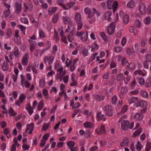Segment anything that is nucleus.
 <instances>
[{
    "instance_id": "nucleus-1",
    "label": "nucleus",
    "mask_w": 151,
    "mask_h": 151,
    "mask_svg": "<svg viewBox=\"0 0 151 151\" xmlns=\"http://www.w3.org/2000/svg\"><path fill=\"white\" fill-rule=\"evenodd\" d=\"M106 4L108 9H113L114 12H116L119 4L117 1L114 0H107Z\"/></svg>"
},
{
    "instance_id": "nucleus-2",
    "label": "nucleus",
    "mask_w": 151,
    "mask_h": 151,
    "mask_svg": "<svg viewBox=\"0 0 151 151\" xmlns=\"http://www.w3.org/2000/svg\"><path fill=\"white\" fill-rule=\"evenodd\" d=\"M129 122L128 121H124L121 123V129L123 131H126L129 128L130 129H132L134 126V122H132L129 126Z\"/></svg>"
},
{
    "instance_id": "nucleus-3",
    "label": "nucleus",
    "mask_w": 151,
    "mask_h": 151,
    "mask_svg": "<svg viewBox=\"0 0 151 151\" xmlns=\"http://www.w3.org/2000/svg\"><path fill=\"white\" fill-rule=\"evenodd\" d=\"M76 35L78 37H81V40L83 42L86 41L88 38V33L86 31L83 32H77L76 33Z\"/></svg>"
},
{
    "instance_id": "nucleus-4",
    "label": "nucleus",
    "mask_w": 151,
    "mask_h": 151,
    "mask_svg": "<svg viewBox=\"0 0 151 151\" xmlns=\"http://www.w3.org/2000/svg\"><path fill=\"white\" fill-rule=\"evenodd\" d=\"M63 68L61 67L58 69L59 73H57L56 76V79H59L60 81H62V78L65 76L66 74V71L64 70L63 71Z\"/></svg>"
},
{
    "instance_id": "nucleus-5",
    "label": "nucleus",
    "mask_w": 151,
    "mask_h": 151,
    "mask_svg": "<svg viewBox=\"0 0 151 151\" xmlns=\"http://www.w3.org/2000/svg\"><path fill=\"white\" fill-rule=\"evenodd\" d=\"M76 22L77 24V29L79 30L82 27L83 23L81 21V14L78 13H76Z\"/></svg>"
},
{
    "instance_id": "nucleus-6",
    "label": "nucleus",
    "mask_w": 151,
    "mask_h": 151,
    "mask_svg": "<svg viewBox=\"0 0 151 151\" xmlns=\"http://www.w3.org/2000/svg\"><path fill=\"white\" fill-rule=\"evenodd\" d=\"M54 57L51 54H49L47 56H45L43 58L45 63L46 64L47 62L49 65L52 64L54 61Z\"/></svg>"
},
{
    "instance_id": "nucleus-7",
    "label": "nucleus",
    "mask_w": 151,
    "mask_h": 151,
    "mask_svg": "<svg viewBox=\"0 0 151 151\" xmlns=\"http://www.w3.org/2000/svg\"><path fill=\"white\" fill-rule=\"evenodd\" d=\"M20 77L21 78L20 83L21 86L23 87L25 86L26 88H29L31 85L30 83L26 80L22 74L20 75Z\"/></svg>"
},
{
    "instance_id": "nucleus-8",
    "label": "nucleus",
    "mask_w": 151,
    "mask_h": 151,
    "mask_svg": "<svg viewBox=\"0 0 151 151\" xmlns=\"http://www.w3.org/2000/svg\"><path fill=\"white\" fill-rule=\"evenodd\" d=\"M103 109L106 112L107 115L109 116L112 115L113 111L111 106L109 105H106L104 107Z\"/></svg>"
},
{
    "instance_id": "nucleus-9",
    "label": "nucleus",
    "mask_w": 151,
    "mask_h": 151,
    "mask_svg": "<svg viewBox=\"0 0 151 151\" xmlns=\"http://www.w3.org/2000/svg\"><path fill=\"white\" fill-rule=\"evenodd\" d=\"M115 24L114 22H112L107 28V32L109 35L113 34L114 31Z\"/></svg>"
},
{
    "instance_id": "nucleus-10",
    "label": "nucleus",
    "mask_w": 151,
    "mask_h": 151,
    "mask_svg": "<svg viewBox=\"0 0 151 151\" xmlns=\"http://www.w3.org/2000/svg\"><path fill=\"white\" fill-rule=\"evenodd\" d=\"M29 58V53L28 52L26 53L23 55L21 60V63L22 65H26L28 64Z\"/></svg>"
},
{
    "instance_id": "nucleus-11",
    "label": "nucleus",
    "mask_w": 151,
    "mask_h": 151,
    "mask_svg": "<svg viewBox=\"0 0 151 151\" xmlns=\"http://www.w3.org/2000/svg\"><path fill=\"white\" fill-rule=\"evenodd\" d=\"M34 123H33L27 124L25 133H27L28 130H29L28 132L29 134H32L34 131Z\"/></svg>"
},
{
    "instance_id": "nucleus-12",
    "label": "nucleus",
    "mask_w": 151,
    "mask_h": 151,
    "mask_svg": "<svg viewBox=\"0 0 151 151\" xmlns=\"http://www.w3.org/2000/svg\"><path fill=\"white\" fill-rule=\"evenodd\" d=\"M119 15L120 17L123 18L124 23L125 24H127L129 21V15L125 14L123 12H120Z\"/></svg>"
},
{
    "instance_id": "nucleus-13",
    "label": "nucleus",
    "mask_w": 151,
    "mask_h": 151,
    "mask_svg": "<svg viewBox=\"0 0 151 151\" xmlns=\"http://www.w3.org/2000/svg\"><path fill=\"white\" fill-rule=\"evenodd\" d=\"M139 9L141 14H145L147 10V8L145 5L143 3L140 4Z\"/></svg>"
},
{
    "instance_id": "nucleus-14",
    "label": "nucleus",
    "mask_w": 151,
    "mask_h": 151,
    "mask_svg": "<svg viewBox=\"0 0 151 151\" xmlns=\"http://www.w3.org/2000/svg\"><path fill=\"white\" fill-rule=\"evenodd\" d=\"M14 7L16 9L15 12L17 14H19L21 10L22 5L18 2H16L14 3Z\"/></svg>"
},
{
    "instance_id": "nucleus-15",
    "label": "nucleus",
    "mask_w": 151,
    "mask_h": 151,
    "mask_svg": "<svg viewBox=\"0 0 151 151\" xmlns=\"http://www.w3.org/2000/svg\"><path fill=\"white\" fill-rule=\"evenodd\" d=\"M84 11L86 14H88L87 19L91 18L94 16V13L91 12V9L88 7L85 8Z\"/></svg>"
},
{
    "instance_id": "nucleus-16",
    "label": "nucleus",
    "mask_w": 151,
    "mask_h": 151,
    "mask_svg": "<svg viewBox=\"0 0 151 151\" xmlns=\"http://www.w3.org/2000/svg\"><path fill=\"white\" fill-rule=\"evenodd\" d=\"M28 41L29 42L30 45V49L31 51L32 52L35 49L36 46V42L35 41L29 39Z\"/></svg>"
},
{
    "instance_id": "nucleus-17",
    "label": "nucleus",
    "mask_w": 151,
    "mask_h": 151,
    "mask_svg": "<svg viewBox=\"0 0 151 151\" xmlns=\"http://www.w3.org/2000/svg\"><path fill=\"white\" fill-rule=\"evenodd\" d=\"M13 142L14 144L12 146L11 151H16V147L17 146H19L20 145V144L18 143L17 139L16 137L14 138Z\"/></svg>"
},
{
    "instance_id": "nucleus-18",
    "label": "nucleus",
    "mask_w": 151,
    "mask_h": 151,
    "mask_svg": "<svg viewBox=\"0 0 151 151\" xmlns=\"http://www.w3.org/2000/svg\"><path fill=\"white\" fill-rule=\"evenodd\" d=\"M96 132L99 134H104L105 132V127L104 125H101L100 127L97 128L96 130Z\"/></svg>"
},
{
    "instance_id": "nucleus-19",
    "label": "nucleus",
    "mask_w": 151,
    "mask_h": 151,
    "mask_svg": "<svg viewBox=\"0 0 151 151\" xmlns=\"http://www.w3.org/2000/svg\"><path fill=\"white\" fill-rule=\"evenodd\" d=\"M13 52L16 58H19L20 57L21 55V52L19 51V49L17 47H14Z\"/></svg>"
},
{
    "instance_id": "nucleus-20",
    "label": "nucleus",
    "mask_w": 151,
    "mask_h": 151,
    "mask_svg": "<svg viewBox=\"0 0 151 151\" xmlns=\"http://www.w3.org/2000/svg\"><path fill=\"white\" fill-rule=\"evenodd\" d=\"M112 15V12L110 11H107L104 13L103 16L104 19L110 21L111 20V16Z\"/></svg>"
},
{
    "instance_id": "nucleus-21",
    "label": "nucleus",
    "mask_w": 151,
    "mask_h": 151,
    "mask_svg": "<svg viewBox=\"0 0 151 151\" xmlns=\"http://www.w3.org/2000/svg\"><path fill=\"white\" fill-rule=\"evenodd\" d=\"M67 145L69 148L70 149V151H76V149L74 148L75 145V142L72 141H69L67 142Z\"/></svg>"
},
{
    "instance_id": "nucleus-22",
    "label": "nucleus",
    "mask_w": 151,
    "mask_h": 151,
    "mask_svg": "<svg viewBox=\"0 0 151 151\" xmlns=\"http://www.w3.org/2000/svg\"><path fill=\"white\" fill-rule=\"evenodd\" d=\"M63 20L64 22L66 24H69L70 25H73V22L71 19L67 17H63Z\"/></svg>"
},
{
    "instance_id": "nucleus-23",
    "label": "nucleus",
    "mask_w": 151,
    "mask_h": 151,
    "mask_svg": "<svg viewBox=\"0 0 151 151\" xmlns=\"http://www.w3.org/2000/svg\"><path fill=\"white\" fill-rule=\"evenodd\" d=\"M147 105L146 102L144 100H142L139 101L137 103V106L142 108H145Z\"/></svg>"
},
{
    "instance_id": "nucleus-24",
    "label": "nucleus",
    "mask_w": 151,
    "mask_h": 151,
    "mask_svg": "<svg viewBox=\"0 0 151 151\" xmlns=\"http://www.w3.org/2000/svg\"><path fill=\"white\" fill-rule=\"evenodd\" d=\"M129 31L130 32L134 34V35H138L139 31L136 29L135 27L131 26L129 28Z\"/></svg>"
},
{
    "instance_id": "nucleus-25",
    "label": "nucleus",
    "mask_w": 151,
    "mask_h": 151,
    "mask_svg": "<svg viewBox=\"0 0 151 151\" xmlns=\"http://www.w3.org/2000/svg\"><path fill=\"white\" fill-rule=\"evenodd\" d=\"M135 65L134 63L129 64L127 66V68L130 71H133L135 69Z\"/></svg>"
},
{
    "instance_id": "nucleus-26",
    "label": "nucleus",
    "mask_w": 151,
    "mask_h": 151,
    "mask_svg": "<svg viewBox=\"0 0 151 151\" xmlns=\"http://www.w3.org/2000/svg\"><path fill=\"white\" fill-rule=\"evenodd\" d=\"M135 148L138 151H140L143 147V145L140 142L138 141L135 144Z\"/></svg>"
},
{
    "instance_id": "nucleus-27",
    "label": "nucleus",
    "mask_w": 151,
    "mask_h": 151,
    "mask_svg": "<svg viewBox=\"0 0 151 151\" xmlns=\"http://www.w3.org/2000/svg\"><path fill=\"white\" fill-rule=\"evenodd\" d=\"M84 127L86 128L91 129L94 126L93 124L91 122H86L83 124Z\"/></svg>"
},
{
    "instance_id": "nucleus-28",
    "label": "nucleus",
    "mask_w": 151,
    "mask_h": 151,
    "mask_svg": "<svg viewBox=\"0 0 151 151\" xmlns=\"http://www.w3.org/2000/svg\"><path fill=\"white\" fill-rule=\"evenodd\" d=\"M135 6L134 1L132 0H130L127 4V7L129 9L133 8Z\"/></svg>"
},
{
    "instance_id": "nucleus-29",
    "label": "nucleus",
    "mask_w": 151,
    "mask_h": 151,
    "mask_svg": "<svg viewBox=\"0 0 151 151\" xmlns=\"http://www.w3.org/2000/svg\"><path fill=\"white\" fill-rule=\"evenodd\" d=\"M57 8L56 7H51L48 10V13L50 15H53L57 11Z\"/></svg>"
},
{
    "instance_id": "nucleus-30",
    "label": "nucleus",
    "mask_w": 151,
    "mask_h": 151,
    "mask_svg": "<svg viewBox=\"0 0 151 151\" xmlns=\"http://www.w3.org/2000/svg\"><path fill=\"white\" fill-rule=\"evenodd\" d=\"M129 142L128 139L127 137L123 139V141L120 143V146L121 147L126 146L128 145Z\"/></svg>"
},
{
    "instance_id": "nucleus-31",
    "label": "nucleus",
    "mask_w": 151,
    "mask_h": 151,
    "mask_svg": "<svg viewBox=\"0 0 151 151\" xmlns=\"http://www.w3.org/2000/svg\"><path fill=\"white\" fill-rule=\"evenodd\" d=\"M96 116L98 119L99 120L103 119L104 121H105L106 120L105 115L101 112H99Z\"/></svg>"
},
{
    "instance_id": "nucleus-32",
    "label": "nucleus",
    "mask_w": 151,
    "mask_h": 151,
    "mask_svg": "<svg viewBox=\"0 0 151 151\" xmlns=\"http://www.w3.org/2000/svg\"><path fill=\"white\" fill-rule=\"evenodd\" d=\"M94 99L98 101H101L103 100L104 98L103 96L99 95L97 94L94 95Z\"/></svg>"
},
{
    "instance_id": "nucleus-33",
    "label": "nucleus",
    "mask_w": 151,
    "mask_h": 151,
    "mask_svg": "<svg viewBox=\"0 0 151 151\" xmlns=\"http://www.w3.org/2000/svg\"><path fill=\"white\" fill-rule=\"evenodd\" d=\"M45 85V78L42 77L40 81L39 86L41 88L44 87Z\"/></svg>"
},
{
    "instance_id": "nucleus-34",
    "label": "nucleus",
    "mask_w": 151,
    "mask_h": 151,
    "mask_svg": "<svg viewBox=\"0 0 151 151\" xmlns=\"http://www.w3.org/2000/svg\"><path fill=\"white\" fill-rule=\"evenodd\" d=\"M143 117V115L139 113H136L134 116V118L135 119L138 121H140L142 120Z\"/></svg>"
},
{
    "instance_id": "nucleus-35",
    "label": "nucleus",
    "mask_w": 151,
    "mask_h": 151,
    "mask_svg": "<svg viewBox=\"0 0 151 151\" xmlns=\"http://www.w3.org/2000/svg\"><path fill=\"white\" fill-rule=\"evenodd\" d=\"M59 14H55L52 18V22L53 23H56L58 20L59 17Z\"/></svg>"
},
{
    "instance_id": "nucleus-36",
    "label": "nucleus",
    "mask_w": 151,
    "mask_h": 151,
    "mask_svg": "<svg viewBox=\"0 0 151 151\" xmlns=\"http://www.w3.org/2000/svg\"><path fill=\"white\" fill-rule=\"evenodd\" d=\"M26 109L28 111L30 115H31L33 113V111L30 104H28L27 105L26 107Z\"/></svg>"
},
{
    "instance_id": "nucleus-37",
    "label": "nucleus",
    "mask_w": 151,
    "mask_h": 151,
    "mask_svg": "<svg viewBox=\"0 0 151 151\" xmlns=\"http://www.w3.org/2000/svg\"><path fill=\"white\" fill-rule=\"evenodd\" d=\"M124 78V76L122 73L117 75L116 76V80L118 81L123 80Z\"/></svg>"
},
{
    "instance_id": "nucleus-38",
    "label": "nucleus",
    "mask_w": 151,
    "mask_h": 151,
    "mask_svg": "<svg viewBox=\"0 0 151 151\" xmlns=\"http://www.w3.org/2000/svg\"><path fill=\"white\" fill-rule=\"evenodd\" d=\"M1 67L3 70H7L9 68V65L7 62H4L1 65Z\"/></svg>"
},
{
    "instance_id": "nucleus-39",
    "label": "nucleus",
    "mask_w": 151,
    "mask_h": 151,
    "mask_svg": "<svg viewBox=\"0 0 151 151\" xmlns=\"http://www.w3.org/2000/svg\"><path fill=\"white\" fill-rule=\"evenodd\" d=\"M34 53L36 57L39 56V55H40V56H41L42 55L41 50L40 49L36 50L34 51Z\"/></svg>"
},
{
    "instance_id": "nucleus-40",
    "label": "nucleus",
    "mask_w": 151,
    "mask_h": 151,
    "mask_svg": "<svg viewBox=\"0 0 151 151\" xmlns=\"http://www.w3.org/2000/svg\"><path fill=\"white\" fill-rule=\"evenodd\" d=\"M84 49V47L82 45H79L77 46V49L76 50V54H77L78 51L80 53H81L83 51V50Z\"/></svg>"
},
{
    "instance_id": "nucleus-41",
    "label": "nucleus",
    "mask_w": 151,
    "mask_h": 151,
    "mask_svg": "<svg viewBox=\"0 0 151 151\" xmlns=\"http://www.w3.org/2000/svg\"><path fill=\"white\" fill-rule=\"evenodd\" d=\"M127 105H125L124 107H122L121 109V111L118 113V114H122L126 112L127 109Z\"/></svg>"
},
{
    "instance_id": "nucleus-42",
    "label": "nucleus",
    "mask_w": 151,
    "mask_h": 151,
    "mask_svg": "<svg viewBox=\"0 0 151 151\" xmlns=\"http://www.w3.org/2000/svg\"><path fill=\"white\" fill-rule=\"evenodd\" d=\"M26 96L23 94H20L19 97V101L20 103H22L23 101L26 99Z\"/></svg>"
},
{
    "instance_id": "nucleus-43",
    "label": "nucleus",
    "mask_w": 151,
    "mask_h": 151,
    "mask_svg": "<svg viewBox=\"0 0 151 151\" xmlns=\"http://www.w3.org/2000/svg\"><path fill=\"white\" fill-rule=\"evenodd\" d=\"M142 129L141 128H139L137 131L134 132L132 135L133 137H135L139 135L141 132Z\"/></svg>"
},
{
    "instance_id": "nucleus-44",
    "label": "nucleus",
    "mask_w": 151,
    "mask_h": 151,
    "mask_svg": "<svg viewBox=\"0 0 151 151\" xmlns=\"http://www.w3.org/2000/svg\"><path fill=\"white\" fill-rule=\"evenodd\" d=\"M114 49L115 51L116 52H121L122 50V48L120 46H115Z\"/></svg>"
},
{
    "instance_id": "nucleus-45",
    "label": "nucleus",
    "mask_w": 151,
    "mask_h": 151,
    "mask_svg": "<svg viewBox=\"0 0 151 151\" xmlns=\"http://www.w3.org/2000/svg\"><path fill=\"white\" fill-rule=\"evenodd\" d=\"M58 50V48L57 45H55L52 48V50L51 52L52 54L53 55H55Z\"/></svg>"
},
{
    "instance_id": "nucleus-46",
    "label": "nucleus",
    "mask_w": 151,
    "mask_h": 151,
    "mask_svg": "<svg viewBox=\"0 0 151 151\" xmlns=\"http://www.w3.org/2000/svg\"><path fill=\"white\" fill-rule=\"evenodd\" d=\"M128 100L129 103L131 104L137 101L138 99L136 97H132L131 99H128Z\"/></svg>"
},
{
    "instance_id": "nucleus-47",
    "label": "nucleus",
    "mask_w": 151,
    "mask_h": 151,
    "mask_svg": "<svg viewBox=\"0 0 151 151\" xmlns=\"http://www.w3.org/2000/svg\"><path fill=\"white\" fill-rule=\"evenodd\" d=\"M43 94L45 96V98L47 99L48 98L49 95L48 94V91L46 89H44L42 91Z\"/></svg>"
},
{
    "instance_id": "nucleus-48",
    "label": "nucleus",
    "mask_w": 151,
    "mask_h": 151,
    "mask_svg": "<svg viewBox=\"0 0 151 151\" xmlns=\"http://www.w3.org/2000/svg\"><path fill=\"white\" fill-rule=\"evenodd\" d=\"M12 29H8L6 30V35L8 38L10 37L12 35Z\"/></svg>"
},
{
    "instance_id": "nucleus-49",
    "label": "nucleus",
    "mask_w": 151,
    "mask_h": 151,
    "mask_svg": "<svg viewBox=\"0 0 151 151\" xmlns=\"http://www.w3.org/2000/svg\"><path fill=\"white\" fill-rule=\"evenodd\" d=\"M44 105L43 101L41 100L38 105L37 109L38 110L40 111L43 108Z\"/></svg>"
},
{
    "instance_id": "nucleus-50",
    "label": "nucleus",
    "mask_w": 151,
    "mask_h": 151,
    "mask_svg": "<svg viewBox=\"0 0 151 151\" xmlns=\"http://www.w3.org/2000/svg\"><path fill=\"white\" fill-rule=\"evenodd\" d=\"M19 27L20 30L22 32V34L25 35V34L26 27L22 25H20Z\"/></svg>"
},
{
    "instance_id": "nucleus-51",
    "label": "nucleus",
    "mask_w": 151,
    "mask_h": 151,
    "mask_svg": "<svg viewBox=\"0 0 151 151\" xmlns=\"http://www.w3.org/2000/svg\"><path fill=\"white\" fill-rule=\"evenodd\" d=\"M99 46L96 43H94L93 45L91 50V51H95L98 49Z\"/></svg>"
},
{
    "instance_id": "nucleus-52",
    "label": "nucleus",
    "mask_w": 151,
    "mask_h": 151,
    "mask_svg": "<svg viewBox=\"0 0 151 151\" xmlns=\"http://www.w3.org/2000/svg\"><path fill=\"white\" fill-rule=\"evenodd\" d=\"M100 36L104 40V41H106L107 40V37L104 32H101L100 33Z\"/></svg>"
},
{
    "instance_id": "nucleus-53",
    "label": "nucleus",
    "mask_w": 151,
    "mask_h": 151,
    "mask_svg": "<svg viewBox=\"0 0 151 151\" xmlns=\"http://www.w3.org/2000/svg\"><path fill=\"white\" fill-rule=\"evenodd\" d=\"M151 149V143L147 142L146 144L145 151H149Z\"/></svg>"
},
{
    "instance_id": "nucleus-54",
    "label": "nucleus",
    "mask_w": 151,
    "mask_h": 151,
    "mask_svg": "<svg viewBox=\"0 0 151 151\" xmlns=\"http://www.w3.org/2000/svg\"><path fill=\"white\" fill-rule=\"evenodd\" d=\"M11 12L10 10H7L4 12L3 15L5 17L9 16Z\"/></svg>"
},
{
    "instance_id": "nucleus-55",
    "label": "nucleus",
    "mask_w": 151,
    "mask_h": 151,
    "mask_svg": "<svg viewBox=\"0 0 151 151\" xmlns=\"http://www.w3.org/2000/svg\"><path fill=\"white\" fill-rule=\"evenodd\" d=\"M141 95L143 97L147 98L148 96L147 92L144 91H141L140 92Z\"/></svg>"
},
{
    "instance_id": "nucleus-56",
    "label": "nucleus",
    "mask_w": 151,
    "mask_h": 151,
    "mask_svg": "<svg viewBox=\"0 0 151 151\" xmlns=\"http://www.w3.org/2000/svg\"><path fill=\"white\" fill-rule=\"evenodd\" d=\"M81 53H82L84 56H87L88 55V50L84 47V49L83 50Z\"/></svg>"
},
{
    "instance_id": "nucleus-57",
    "label": "nucleus",
    "mask_w": 151,
    "mask_h": 151,
    "mask_svg": "<svg viewBox=\"0 0 151 151\" xmlns=\"http://www.w3.org/2000/svg\"><path fill=\"white\" fill-rule=\"evenodd\" d=\"M75 4V2H70L68 3H67L66 4L67 7L68 8V9L72 7Z\"/></svg>"
},
{
    "instance_id": "nucleus-58",
    "label": "nucleus",
    "mask_w": 151,
    "mask_h": 151,
    "mask_svg": "<svg viewBox=\"0 0 151 151\" xmlns=\"http://www.w3.org/2000/svg\"><path fill=\"white\" fill-rule=\"evenodd\" d=\"M127 116L126 115H124L122 116L119 120L118 122H121L122 123L124 121H127L125 120L127 119Z\"/></svg>"
},
{
    "instance_id": "nucleus-59",
    "label": "nucleus",
    "mask_w": 151,
    "mask_h": 151,
    "mask_svg": "<svg viewBox=\"0 0 151 151\" xmlns=\"http://www.w3.org/2000/svg\"><path fill=\"white\" fill-rule=\"evenodd\" d=\"M21 21L22 22L26 24H29V22L27 19L25 17L21 18Z\"/></svg>"
},
{
    "instance_id": "nucleus-60",
    "label": "nucleus",
    "mask_w": 151,
    "mask_h": 151,
    "mask_svg": "<svg viewBox=\"0 0 151 151\" xmlns=\"http://www.w3.org/2000/svg\"><path fill=\"white\" fill-rule=\"evenodd\" d=\"M91 134L89 130H87L84 134V137L86 138H89L91 137Z\"/></svg>"
},
{
    "instance_id": "nucleus-61",
    "label": "nucleus",
    "mask_w": 151,
    "mask_h": 151,
    "mask_svg": "<svg viewBox=\"0 0 151 151\" xmlns=\"http://www.w3.org/2000/svg\"><path fill=\"white\" fill-rule=\"evenodd\" d=\"M9 113L11 114L13 116H15L16 115L17 113L14 111V110L12 107H10L9 110Z\"/></svg>"
},
{
    "instance_id": "nucleus-62",
    "label": "nucleus",
    "mask_w": 151,
    "mask_h": 151,
    "mask_svg": "<svg viewBox=\"0 0 151 151\" xmlns=\"http://www.w3.org/2000/svg\"><path fill=\"white\" fill-rule=\"evenodd\" d=\"M68 79L69 76L68 75H66L62 78V80L63 81L64 83H66L68 82Z\"/></svg>"
},
{
    "instance_id": "nucleus-63",
    "label": "nucleus",
    "mask_w": 151,
    "mask_h": 151,
    "mask_svg": "<svg viewBox=\"0 0 151 151\" xmlns=\"http://www.w3.org/2000/svg\"><path fill=\"white\" fill-rule=\"evenodd\" d=\"M147 40L146 39H142L141 42V45L142 47H144L147 42Z\"/></svg>"
},
{
    "instance_id": "nucleus-64",
    "label": "nucleus",
    "mask_w": 151,
    "mask_h": 151,
    "mask_svg": "<svg viewBox=\"0 0 151 151\" xmlns=\"http://www.w3.org/2000/svg\"><path fill=\"white\" fill-rule=\"evenodd\" d=\"M135 25L137 28H139L140 27L141 23L139 20L137 19L135 21Z\"/></svg>"
}]
</instances>
